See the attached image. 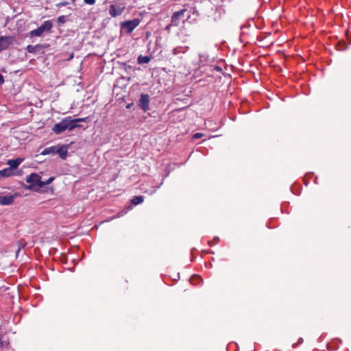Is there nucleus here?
I'll return each mask as SVG.
<instances>
[{
    "label": "nucleus",
    "mask_w": 351,
    "mask_h": 351,
    "mask_svg": "<svg viewBox=\"0 0 351 351\" xmlns=\"http://www.w3.org/2000/svg\"><path fill=\"white\" fill-rule=\"evenodd\" d=\"M84 119H73L71 117H66L62 119L60 123H56L52 130L57 134H61L65 130L71 131L76 128L80 127L77 124L78 122L83 121Z\"/></svg>",
    "instance_id": "f257e3e1"
},
{
    "label": "nucleus",
    "mask_w": 351,
    "mask_h": 351,
    "mask_svg": "<svg viewBox=\"0 0 351 351\" xmlns=\"http://www.w3.org/2000/svg\"><path fill=\"white\" fill-rule=\"evenodd\" d=\"M26 182L29 183V185H26L25 189L38 191L40 188L41 177L37 173H31L27 178Z\"/></svg>",
    "instance_id": "f03ea898"
},
{
    "label": "nucleus",
    "mask_w": 351,
    "mask_h": 351,
    "mask_svg": "<svg viewBox=\"0 0 351 351\" xmlns=\"http://www.w3.org/2000/svg\"><path fill=\"white\" fill-rule=\"evenodd\" d=\"M140 21L138 19L127 21L121 23V28L125 29L126 33H131L135 27L139 25Z\"/></svg>",
    "instance_id": "7ed1b4c3"
},
{
    "label": "nucleus",
    "mask_w": 351,
    "mask_h": 351,
    "mask_svg": "<svg viewBox=\"0 0 351 351\" xmlns=\"http://www.w3.org/2000/svg\"><path fill=\"white\" fill-rule=\"evenodd\" d=\"M14 40L12 36H0V52L8 48L12 44Z\"/></svg>",
    "instance_id": "20e7f679"
},
{
    "label": "nucleus",
    "mask_w": 351,
    "mask_h": 351,
    "mask_svg": "<svg viewBox=\"0 0 351 351\" xmlns=\"http://www.w3.org/2000/svg\"><path fill=\"white\" fill-rule=\"evenodd\" d=\"M149 95L147 94H142L141 95L138 106L144 112H146L149 109Z\"/></svg>",
    "instance_id": "39448f33"
},
{
    "label": "nucleus",
    "mask_w": 351,
    "mask_h": 351,
    "mask_svg": "<svg viewBox=\"0 0 351 351\" xmlns=\"http://www.w3.org/2000/svg\"><path fill=\"white\" fill-rule=\"evenodd\" d=\"M19 195L18 193H14L12 195L4 196L0 195V204L1 205H10L12 204L14 199L18 197Z\"/></svg>",
    "instance_id": "423d86ee"
},
{
    "label": "nucleus",
    "mask_w": 351,
    "mask_h": 351,
    "mask_svg": "<svg viewBox=\"0 0 351 351\" xmlns=\"http://www.w3.org/2000/svg\"><path fill=\"white\" fill-rule=\"evenodd\" d=\"M44 47H45L44 45H40V44H38V45H29L27 46L26 50L29 53H36L38 51H40L43 50L44 49Z\"/></svg>",
    "instance_id": "0eeeda50"
},
{
    "label": "nucleus",
    "mask_w": 351,
    "mask_h": 351,
    "mask_svg": "<svg viewBox=\"0 0 351 351\" xmlns=\"http://www.w3.org/2000/svg\"><path fill=\"white\" fill-rule=\"evenodd\" d=\"M56 154H58L62 159H66L68 154L66 147L62 145L58 148L56 147Z\"/></svg>",
    "instance_id": "6e6552de"
},
{
    "label": "nucleus",
    "mask_w": 351,
    "mask_h": 351,
    "mask_svg": "<svg viewBox=\"0 0 351 351\" xmlns=\"http://www.w3.org/2000/svg\"><path fill=\"white\" fill-rule=\"evenodd\" d=\"M52 27L53 25L51 21H46L38 28L41 31V33L43 34V32L45 31L50 32Z\"/></svg>",
    "instance_id": "1a4fd4ad"
},
{
    "label": "nucleus",
    "mask_w": 351,
    "mask_h": 351,
    "mask_svg": "<svg viewBox=\"0 0 351 351\" xmlns=\"http://www.w3.org/2000/svg\"><path fill=\"white\" fill-rule=\"evenodd\" d=\"M52 27L53 25L51 21H46L38 28L41 31V33L43 34V32L45 31L50 32Z\"/></svg>",
    "instance_id": "9d476101"
},
{
    "label": "nucleus",
    "mask_w": 351,
    "mask_h": 351,
    "mask_svg": "<svg viewBox=\"0 0 351 351\" xmlns=\"http://www.w3.org/2000/svg\"><path fill=\"white\" fill-rule=\"evenodd\" d=\"M23 161L22 158H18L14 160H9L8 162V164L10 166L9 168H12V171L13 169H16L18 166L21 164V162Z\"/></svg>",
    "instance_id": "9b49d317"
},
{
    "label": "nucleus",
    "mask_w": 351,
    "mask_h": 351,
    "mask_svg": "<svg viewBox=\"0 0 351 351\" xmlns=\"http://www.w3.org/2000/svg\"><path fill=\"white\" fill-rule=\"evenodd\" d=\"M186 11V9H182L181 10L174 12L171 16V23H176L177 21L179 20L180 17L182 16Z\"/></svg>",
    "instance_id": "f8f14e48"
},
{
    "label": "nucleus",
    "mask_w": 351,
    "mask_h": 351,
    "mask_svg": "<svg viewBox=\"0 0 351 351\" xmlns=\"http://www.w3.org/2000/svg\"><path fill=\"white\" fill-rule=\"evenodd\" d=\"M123 9H117L114 5L110 6L109 12L112 16H117L122 13Z\"/></svg>",
    "instance_id": "ddd939ff"
},
{
    "label": "nucleus",
    "mask_w": 351,
    "mask_h": 351,
    "mask_svg": "<svg viewBox=\"0 0 351 351\" xmlns=\"http://www.w3.org/2000/svg\"><path fill=\"white\" fill-rule=\"evenodd\" d=\"M12 174V168H5L0 171V178H7Z\"/></svg>",
    "instance_id": "4468645a"
},
{
    "label": "nucleus",
    "mask_w": 351,
    "mask_h": 351,
    "mask_svg": "<svg viewBox=\"0 0 351 351\" xmlns=\"http://www.w3.org/2000/svg\"><path fill=\"white\" fill-rule=\"evenodd\" d=\"M56 150V147L52 146L50 147L45 148L41 153L43 155H47L49 154H55Z\"/></svg>",
    "instance_id": "2eb2a0df"
},
{
    "label": "nucleus",
    "mask_w": 351,
    "mask_h": 351,
    "mask_svg": "<svg viewBox=\"0 0 351 351\" xmlns=\"http://www.w3.org/2000/svg\"><path fill=\"white\" fill-rule=\"evenodd\" d=\"M151 58L149 56H139L137 59V62L138 64H144L148 63L150 61Z\"/></svg>",
    "instance_id": "dca6fc26"
},
{
    "label": "nucleus",
    "mask_w": 351,
    "mask_h": 351,
    "mask_svg": "<svg viewBox=\"0 0 351 351\" xmlns=\"http://www.w3.org/2000/svg\"><path fill=\"white\" fill-rule=\"evenodd\" d=\"M144 197L143 196H135L132 200L131 202L133 205H138L143 202Z\"/></svg>",
    "instance_id": "f3484780"
},
{
    "label": "nucleus",
    "mask_w": 351,
    "mask_h": 351,
    "mask_svg": "<svg viewBox=\"0 0 351 351\" xmlns=\"http://www.w3.org/2000/svg\"><path fill=\"white\" fill-rule=\"evenodd\" d=\"M43 34L41 33V31L38 27L37 29L32 30L29 32V36L31 38L34 36H40Z\"/></svg>",
    "instance_id": "a211bd4d"
},
{
    "label": "nucleus",
    "mask_w": 351,
    "mask_h": 351,
    "mask_svg": "<svg viewBox=\"0 0 351 351\" xmlns=\"http://www.w3.org/2000/svg\"><path fill=\"white\" fill-rule=\"evenodd\" d=\"M202 281V278L199 276H194L191 278V282L192 284H197Z\"/></svg>",
    "instance_id": "6ab92c4d"
},
{
    "label": "nucleus",
    "mask_w": 351,
    "mask_h": 351,
    "mask_svg": "<svg viewBox=\"0 0 351 351\" xmlns=\"http://www.w3.org/2000/svg\"><path fill=\"white\" fill-rule=\"evenodd\" d=\"M53 180H54V177H51L45 182L41 180L40 188L45 186V185L49 184L50 183H51L53 182Z\"/></svg>",
    "instance_id": "aec40b11"
},
{
    "label": "nucleus",
    "mask_w": 351,
    "mask_h": 351,
    "mask_svg": "<svg viewBox=\"0 0 351 351\" xmlns=\"http://www.w3.org/2000/svg\"><path fill=\"white\" fill-rule=\"evenodd\" d=\"M208 55L206 53H201L199 58L201 62H206L207 60Z\"/></svg>",
    "instance_id": "412c9836"
},
{
    "label": "nucleus",
    "mask_w": 351,
    "mask_h": 351,
    "mask_svg": "<svg viewBox=\"0 0 351 351\" xmlns=\"http://www.w3.org/2000/svg\"><path fill=\"white\" fill-rule=\"evenodd\" d=\"M66 21V17L64 16H60L58 18V23L59 24H63Z\"/></svg>",
    "instance_id": "4be33fe9"
},
{
    "label": "nucleus",
    "mask_w": 351,
    "mask_h": 351,
    "mask_svg": "<svg viewBox=\"0 0 351 351\" xmlns=\"http://www.w3.org/2000/svg\"><path fill=\"white\" fill-rule=\"evenodd\" d=\"M204 136V134L202 133H195L193 136V138H195V139H197V138H202V136Z\"/></svg>",
    "instance_id": "5701e85b"
},
{
    "label": "nucleus",
    "mask_w": 351,
    "mask_h": 351,
    "mask_svg": "<svg viewBox=\"0 0 351 351\" xmlns=\"http://www.w3.org/2000/svg\"><path fill=\"white\" fill-rule=\"evenodd\" d=\"M96 0H84V3L88 5H93L95 3Z\"/></svg>",
    "instance_id": "b1692460"
},
{
    "label": "nucleus",
    "mask_w": 351,
    "mask_h": 351,
    "mask_svg": "<svg viewBox=\"0 0 351 351\" xmlns=\"http://www.w3.org/2000/svg\"><path fill=\"white\" fill-rule=\"evenodd\" d=\"M67 4H68V3H67V2H61V3H58V4H57V6H58V7H60V6L66 5H67Z\"/></svg>",
    "instance_id": "393cba45"
},
{
    "label": "nucleus",
    "mask_w": 351,
    "mask_h": 351,
    "mask_svg": "<svg viewBox=\"0 0 351 351\" xmlns=\"http://www.w3.org/2000/svg\"><path fill=\"white\" fill-rule=\"evenodd\" d=\"M3 83H4L3 76L0 73V85L3 84Z\"/></svg>",
    "instance_id": "a878e982"
},
{
    "label": "nucleus",
    "mask_w": 351,
    "mask_h": 351,
    "mask_svg": "<svg viewBox=\"0 0 351 351\" xmlns=\"http://www.w3.org/2000/svg\"><path fill=\"white\" fill-rule=\"evenodd\" d=\"M123 66H124L125 70L131 68L130 66H128L125 63L123 64Z\"/></svg>",
    "instance_id": "bb28decb"
},
{
    "label": "nucleus",
    "mask_w": 351,
    "mask_h": 351,
    "mask_svg": "<svg viewBox=\"0 0 351 351\" xmlns=\"http://www.w3.org/2000/svg\"><path fill=\"white\" fill-rule=\"evenodd\" d=\"M3 346V341H2V339L0 338V346Z\"/></svg>",
    "instance_id": "cd10ccee"
},
{
    "label": "nucleus",
    "mask_w": 351,
    "mask_h": 351,
    "mask_svg": "<svg viewBox=\"0 0 351 351\" xmlns=\"http://www.w3.org/2000/svg\"><path fill=\"white\" fill-rule=\"evenodd\" d=\"M303 341V339L302 338H300L299 340H298V343H300Z\"/></svg>",
    "instance_id": "c85d7f7f"
},
{
    "label": "nucleus",
    "mask_w": 351,
    "mask_h": 351,
    "mask_svg": "<svg viewBox=\"0 0 351 351\" xmlns=\"http://www.w3.org/2000/svg\"><path fill=\"white\" fill-rule=\"evenodd\" d=\"M73 53H72V54L70 56V57L68 58V60H71V59H72V58H73Z\"/></svg>",
    "instance_id": "c756f323"
},
{
    "label": "nucleus",
    "mask_w": 351,
    "mask_h": 351,
    "mask_svg": "<svg viewBox=\"0 0 351 351\" xmlns=\"http://www.w3.org/2000/svg\"><path fill=\"white\" fill-rule=\"evenodd\" d=\"M130 107V104H128V105L127 106V108H129Z\"/></svg>",
    "instance_id": "7c9ffc66"
},
{
    "label": "nucleus",
    "mask_w": 351,
    "mask_h": 351,
    "mask_svg": "<svg viewBox=\"0 0 351 351\" xmlns=\"http://www.w3.org/2000/svg\"><path fill=\"white\" fill-rule=\"evenodd\" d=\"M19 251H20V247L18 249L17 253H19Z\"/></svg>",
    "instance_id": "2f4dec72"
},
{
    "label": "nucleus",
    "mask_w": 351,
    "mask_h": 351,
    "mask_svg": "<svg viewBox=\"0 0 351 351\" xmlns=\"http://www.w3.org/2000/svg\"><path fill=\"white\" fill-rule=\"evenodd\" d=\"M296 345H297L296 343H293V346L295 347V346H296Z\"/></svg>",
    "instance_id": "473e14b6"
},
{
    "label": "nucleus",
    "mask_w": 351,
    "mask_h": 351,
    "mask_svg": "<svg viewBox=\"0 0 351 351\" xmlns=\"http://www.w3.org/2000/svg\"><path fill=\"white\" fill-rule=\"evenodd\" d=\"M75 0H72L73 2H74Z\"/></svg>",
    "instance_id": "72a5a7b5"
}]
</instances>
